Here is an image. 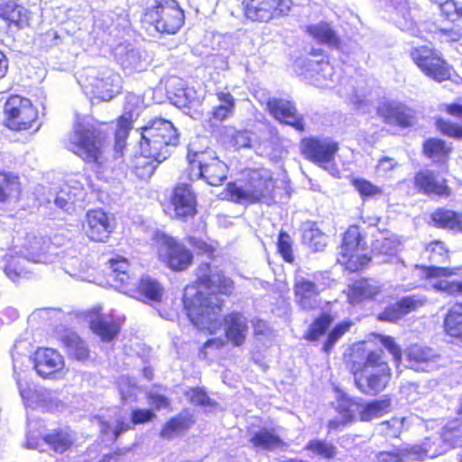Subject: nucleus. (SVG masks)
Returning <instances> with one entry per match:
<instances>
[{
	"label": "nucleus",
	"mask_w": 462,
	"mask_h": 462,
	"mask_svg": "<svg viewBox=\"0 0 462 462\" xmlns=\"http://www.w3.org/2000/svg\"><path fill=\"white\" fill-rule=\"evenodd\" d=\"M197 286H187L183 304L192 324L200 330L216 333L222 325L221 307L223 300L218 294L230 295L233 281L226 277L217 267L201 263L197 270Z\"/></svg>",
	"instance_id": "1"
},
{
	"label": "nucleus",
	"mask_w": 462,
	"mask_h": 462,
	"mask_svg": "<svg viewBox=\"0 0 462 462\" xmlns=\"http://www.w3.org/2000/svg\"><path fill=\"white\" fill-rule=\"evenodd\" d=\"M109 279L117 291L143 301L161 300L162 288L160 283L148 276L139 278L134 273H129L130 264L125 258H112L109 260Z\"/></svg>",
	"instance_id": "2"
},
{
	"label": "nucleus",
	"mask_w": 462,
	"mask_h": 462,
	"mask_svg": "<svg viewBox=\"0 0 462 462\" xmlns=\"http://www.w3.org/2000/svg\"><path fill=\"white\" fill-rule=\"evenodd\" d=\"M104 126V124H97L91 118L79 119L67 148L88 162L101 163L106 140Z\"/></svg>",
	"instance_id": "3"
},
{
	"label": "nucleus",
	"mask_w": 462,
	"mask_h": 462,
	"mask_svg": "<svg viewBox=\"0 0 462 462\" xmlns=\"http://www.w3.org/2000/svg\"><path fill=\"white\" fill-rule=\"evenodd\" d=\"M179 142L177 129L164 118H154L141 127L140 149L158 161L170 157Z\"/></svg>",
	"instance_id": "4"
},
{
	"label": "nucleus",
	"mask_w": 462,
	"mask_h": 462,
	"mask_svg": "<svg viewBox=\"0 0 462 462\" xmlns=\"http://www.w3.org/2000/svg\"><path fill=\"white\" fill-rule=\"evenodd\" d=\"M28 343L24 340H17L12 350L11 356L13 359L14 376L19 389L21 397L26 406L32 408H41L47 411H54L63 407V402L58 398L55 392L46 389L32 390L27 383H23L21 378L20 364L23 363V359H27Z\"/></svg>",
	"instance_id": "5"
},
{
	"label": "nucleus",
	"mask_w": 462,
	"mask_h": 462,
	"mask_svg": "<svg viewBox=\"0 0 462 462\" xmlns=\"http://www.w3.org/2000/svg\"><path fill=\"white\" fill-rule=\"evenodd\" d=\"M352 370L356 386L367 394L382 392L391 379L390 368L383 358L381 349L368 352L365 362L354 363Z\"/></svg>",
	"instance_id": "6"
},
{
	"label": "nucleus",
	"mask_w": 462,
	"mask_h": 462,
	"mask_svg": "<svg viewBox=\"0 0 462 462\" xmlns=\"http://www.w3.org/2000/svg\"><path fill=\"white\" fill-rule=\"evenodd\" d=\"M273 189L274 180L271 171L266 169L250 171L244 180L227 186L231 200L236 203L261 200L269 203L273 199Z\"/></svg>",
	"instance_id": "7"
},
{
	"label": "nucleus",
	"mask_w": 462,
	"mask_h": 462,
	"mask_svg": "<svg viewBox=\"0 0 462 462\" xmlns=\"http://www.w3.org/2000/svg\"><path fill=\"white\" fill-rule=\"evenodd\" d=\"M141 22L151 33L175 34L184 23V13L175 0H155L145 9Z\"/></svg>",
	"instance_id": "8"
},
{
	"label": "nucleus",
	"mask_w": 462,
	"mask_h": 462,
	"mask_svg": "<svg viewBox=\"0 0 462 462\" xmlns=\"http://www.w3.org/2000/svg\"><path fill=\"white\" fill-rule=\"evenodd\" d=\"M78 82L86 95L103 101L111 100L122 88L121 76L108 68H86Z\"/></svg>",
	"instance_id": "9"
},
{
	"label": "nucleus",
	"mask_w": 462,
	"mask_h": 462,
	"mask_svg": "<svg viewBox=\"0 0 462 462\" xmlns=\"http://www.w3.org/2000/svg\"><path fill=\"white\" fill-rule=\"evenodd\" d=\"M368 247L356 226L349 227L344 235L337 262L350 272H356L368 264Z\"/></svg>",
	"instance_id": "10"
},
{
	"label": "nucleus",
	"mask_w": 462,
	"mask_h": 462,
	"mask_svg": "<svg viewBox=\"0 0 462 462\" xmlns=\"http://www.w3.org/2000/svg\"><path fill=\"white\" fill-rule=\"evenodd\" d=\"M89 179L84 174L75 173L68 176L65 184L57 192H50L46 204L51 208L52 205L63 211H69L77 203L85 200Z\"/></svg>",
	"instance_id": "11"
},
{
	"label": "nucleus",
	"mask_w": 462,
	"mask_h": 462,
	"mask_svg": "<svg viewBox=\"0 0 462 462\" xmlns=\"http://www.w3.org/2000/svg\"><path fill=\"white\" fill-rule=\"evenodd\" d=\"M300 150L303 156L319 165L331 175L338 174L335 164V154L338 144L331 139L305 138L301 141Z\"/></svg>",
	"instance_id": "12"
},
{
	"label": "nucleus",
	"mask_w": 462,
	"mask_h": 462,
	"mask_svg": "<svg viewBox=\"0 0 462 462\" xmlns=\"http://www.w3.org/2000/svg\"><path fill=\"white\" fill-rule=\"evenodd\" d=\"M6 126L12 130L21 131L32 128L38 117L37 110L31 100L20 96H13L5 105Z\"/></svg>",
	"instance_id": "13"
},
{
	"label": "nucleus",
	"mask_w": 462,
	"mask_h": 462,
	"mask_svg": "<svg viewBox=\"0 0 462 462\" xmlns=\"http://www.w3.org/2000/svg\"><path fill=\"white\" fill-rule=\"evenodd\" d=\"M192 170L197 168V179L204 180L208 185L218 186L226 179L228 167L212 151L196 152L190 160Z\"/></svg>",
	"instance_id": "14"
},
{
	"label": "nucleus",
	"mask_w": 462,
	"mask_h": 462,
	"mask_svg": "<svg viewBox=\"0 0 462 462\" xmlns=\"http://www.w3.org/2000/svg\"><path fill=\"white\" fill-rule=\"evenodd\" d=\"M158 255L160 261L173 271L187 269L193 259V254L184 245L166 235L159 238Z\"/></svg>",
	"instance_id": "15"
},
{
	"label": "nucleus",
	"mask_w": 462,
	"mask_h": 462,
	"mask_svg": "<svg viewBox=\"0 0 462 462\" xmlns=\"http://www.w3.org/2000/svg\"><path fill=\"white\" fill-rule=\"evenodd\" d=\"M245 16L252 21L268 22L290 11V0H244Z\"/></svg>",
	"instance_id": "16"
},
{
	"label": "nucleus",
	"mask_w": 462,
	"mask_h": 462,
	"mask_svg": "<svg viewBox=\"0 0 462 462\" xmlns=\"http://www.w3.org/2000/svg\"><path fill=\"white\" fill-rule=\"evenodd\" d=\"M411 58L421 71L434 80L441 82L449 79V67L441 58L435 55L431 49L415 48L411 51Z\"/></svg>",
	"instance_id": "17"
},
{
	"label": "nucleus",
	"mask_w": 462,
	"mask_h": 462,
	"mask_svg": "<svg viewBox=\"0 0 462 462\" xmlns=\"http://www.w3.org/2000/svg\"><path fill=\"white\" fill-rule=\"evenodd\" d=\"M306 78L311 83L319 88H333L336 83H342L340 71L337 72L332 64L328 60H309L306 63Z\"/></svg>",
	"instance_id": "18"
},
{
	"label": "nucleus",
	"mask_w": 462,
	"mask_h": 462,
	"mask_svg": "<svg viewBox=\"0 0 462 462\" xmlns=\"http://www.w3.org/2000/svg\"><path fill=\"white\" fill-rule=\"evenodd\" d=\"M269 113L279 122L291 125L299 132L304 131L303 117L297 112L295 104L283 98H270L267 102Z\"/></svg>",
	"instance_id": "19"
},
{
	"label": "nucleus",
	"mask_w": 462,
	"mask_h": 462,
	"mask_svg": "<svg viewBox=\"0 0 462 462\" xmlns=\"http://www.w3.org/2000/svg\"><path fill=\"white\" fill-rule=\"evenodd\" d=\"M415 186L420 192L429 197L448 198L451 195L446 179L439 172L430 170L420 171L416 174Z\"/></svg>",
	"instance_id": "20"
},
{
	"label": "nucleus",
	"mask_w": 462,
	"mask_h": 462,
	"mask_svg": "<svg viewBox=\"0 0 462 462\" xmlns=\"http://www.w3.org/2000/svg\"><path fill=\"white\" fill-rule=\"evenodd\" d=\"M33 366L36 373L46 378L60 372L65 365L62 356L53 348H38L34 353Z\"/></svg>",
	"instance_id": "21"
},
{
	"label": "nucleus",
	"mask_w": 462,
	"mask_h": 462,
	"mask_svg": "<svg viewBox=\"0 0 462 462\" xmlns=\"http://www.w3.org/2000/svg\"><path fill=\"white\" fill-rule=\"evenodd\" d=\"M440 356L421 346H412L407 353L408 366L416 372H430L439 366Z\"/></svg>",
	"instance_id": "22"
},
{
	"label": "nucleus",
	"mask_w": 462,
	"mask_h": 462,
	"mask_svg": "<svg viewBox=\"0 0 462 462\" xmlns=\"http://www.w3.org/2000/svg\"><path fill=\"white\" fill-rule=\"evenodd\" d=\"M176 217L184 219L196 214V199L189 184H179L173 190L171 197Z\"/></svg>",
	"instance_id": "23"
},
{
	"label": "nucleus",
	"mask_w": 462,
	"mask_h": 462,
	"mask_svg": "<svg viewBox=\"0 0 462 462\" xmlns=\"http://www.w3.org/2000/svg\"><path fill=\"white\" fill-rule=\"evenodd\" d=\"M320 291L315 282L301 276L295 278V299L303 310H314L319 306Z\"/></svg>",
	"instance_id": "24"
},
{
	"label": "nucleus",
	"mask_w": 462,
	"mask_h": 462,
	"mask_svg": "<svg viewBox=\"0 0 462 462\" xmlns=\"http://www.w3.org/2000/svg\"><path fill=\"white\" fill-rule=\"evenodd\" d=\"M423 273L426 277L434 280L439 277H448L454 273L447 267H438L435 265L422 267ZM430 286L436 291L446 292L447 294L456 297L462 296V281L461 282H448L447 280L430 281Z\"/></svg>",
	"instance_id": "25"
},
{
	"label": "nucleus",
	"mask_w": 462,
	"mask_h": 462,
	"mask_svg": "<svg viewBox=\"0 0 462 462\" xmlns=\"http://www.w3.org/2000/svg\"><path fill=\"white\" fill-rule=\"evenodd\" d=\"M86 221V234L91 240L103 242L112 232L113 226L108 215L100 209L88 211Z\"/></svg>",
	"instance_id": "26"
},
{
	"label": "nucleus",
	"mask_w": 462,
	"mask_h": 462,
	"mask_svg": "<svg viewBox=\"0 0 462 462\" xmlns=\"http://www.w3.org/2000/svg\"><path fill=\"white\" fill-rule=\"evenodd\" d=\"M248 320L239 312H232L224 319L225 334L235 346H242L248 333Z\"/></svg>",
	"instance_id": "27"
},
{
	"label": "nucleus",
	"mask_w": 462,
	"mask_h": 462,
	"mask_svg": "<svg viewBox=\"0 0 462 462\" xmlns=\"http://www.w3.org/2000/svg\"><path fill=\"white\" fill-rule=\"evenodd\" d=\"M426 299L418 295H411L402 298L395 304L385 309L380 315L379 319L395 322L402 316L415 310L422 306Z\"/></svg>",
	"instance_id": "28"
},
{
	"label": "nucleus",
	"mask_w": 462,
	"mask_h": 462,
	"mask_svg": "<svg viewBox=\"0 0 462 462\" xmlns=\"http://www.w3.org/2000/svg\"><path fill=\"white\" fill-rule=\"evenodd\" d=\"M377 113L385 122L402 127L411 125L412 122V111L400 103L384 102L378 107Z\"/></svg>",
	"instance_id": "29"
},
{
	"label": "nucleus",
	"mask_w": 462,
	"mask_h": 462,
	"mask_svg": "<svg viewBox=\"0 0 462 462\" xmlns=\"http://www.w3.org/2000/svg\"><path fill=\"white\" fill-rule=\"evenodd\" d=\"M116 57L121 67L129 71H142L148 66V60L142 51L129 45L117 47Z\"/></svg>",
	"instance_id": "30"
},
{
	"label": "nucleus",
	"mask_w": 462,
	"mask_h": 462,
	"mask_svg": "<svg viewBox=\"0 0 462 462\" xmlns=\"http://www.w3.org/2000/svg\"><path fill=\"white\" fill-rule=\"evenodd\" d=\"M447 452V448L440 441L439 435L426 438L421 445L410 448L408 457L411 460L434 458Z\"/></svg>",
	"instance_id": "31"
},
{
	"label": "nucleus",
	"mask_w": 462,
	"mask_h": 462,
	"mask_svg": "<svg viewBox=\"0 0 462 462\" xmlns=\"http://www.w3.org/2000/svg\"><path fill=\"white\" fill-rule=\"evenodd\" d=\"M55 249L49 240L43 238H35L26 249L23 256L27 262L48 263L55 261L56 254L51 252Z\"/></svg>",
	"instance_id": "32"
},
{
	"label": "nucleus",
	"mask_w": 462,
	"mask_h": 462,
	"mask_svg": "<svg viewBox=\"0 0 462 462\" xmlns=\"http://www.w3.org/2000/svg\"><path fill=\"white\" fill-rule=\"evenodd\" d=\"M380 291L378 282L363 279L354 282L348 289V300L352 304L372 299Z\"/></svg>",
	"instance_id": "33"
},
{
	"label": "nucleus",
	"mask_w": 462,
	"mask_h": 462,
	"mask_svg": "<svg viewBox=\"0 0 462 462\" xmlns=\"http://www.w3.org/2000/svg\"><path fill=\"white\" fill-rule=\"evenodd\" d=\"M43 440L54 452L62 454L73 445L75 434L69 428L58 429L45 434Z\"/></svg>",
	"instance_id": "34"
},
{
	"label": "nucleus",
	"mask_w": 462,
	"mask_h": 462,
	"mask_svg": "<svg viewBox=\"0 0 462 462\" xmlns=\"http://www.w3.org/2000/svg\"><path fill=\"white\" fill-rule=\"evenodd\" d=\"M434 226L439 228L462 232V214L439 208L431 214Z\"/></svg>",
	"instance_id": "35"
},
{
	"label": "nucleus",
	"mask_w": 462,
	"mask_h": 462,
	"mask_svg": "<svg viewBox=\"0 0 462 462\" xmlns=\"http://www.w3.org/2000/svg\"><path fill=\"white\" fill-rule=\"evenodd\" d=\"M0 16L10 24L23 28L28 25L31 13L24 6L10 2L0 9Z\"/></svg>",
	"instance_id": "36"
},
{
	"label": "nucleus",
	"mask_w": 462,
	"mask_h": 462,
	"mask_svg": "<svg viewBox=\"0 0 462 462\" xmlns=\"http://www.w3.org/2000/svg\"><path fill=\"white\" fill-rule=\"evenodd\" d=\"M61 342L68 355L79 361L88 357L89 350L85 342L74 332H67L61 337Z\"/></svg>",
	"instance_id": "37"
},
{
	"label": "nucleus",
	"mask_w": 462,
	"mask_h": 462,
	"mask_svg": "<svg viewBox=\"0 0 462 462\" xmlns=\"http://www.w3.org/2000/svg\"><path fill=\"white\" fill-rule=\"evenodd\" d=\"M308 32L318 42L326 44L331 48L339 49V39L331 28L330 24L327 23H319L310 25L308 27Z\"/></svg>",
	"instance_id": "38"
},
{
	"label": "nucleus",
	"mask_w": 462,
	"mask_h": 462,
	"mask_svg": "<svg viewBox=\"0 0 462 462\" xmlns=\"http://www.w3.org/2000/svg\"><path fill=\"white\" fill-rule=\"evenodd\" d=\"M166 91L169 99L178 106H184L189 101V90L186 88L185 82L178 77L167 80Z\"/></svg>",
	"instance_id": "39"
},
{
	"label": "nucleus",
	"mask_w": 462,
	"mask_h": 462,
	"mask_svg": "<svg viewBox=\"0 0 462 462\" xmlns=\"http://www.w3.org/2000/svg\"><path fill=\"white\" fill-rule=\"evenodd\" d=\"M91 328L103 341H111L120 330V322L111 317H99L91 322Z\"/></svg>",
	"instance_id": "40"
},
{
	"label": "nucleus",
	"mask_w": 462,
	"mask_h": 462,
	"mask_svg": "<svg viewBox=\"0 0 462 462\" xmlns=\"http://www.w3.org/2000/svg\"><path fill=\"white\" fill-rule=\"evenodd\" d=\"M302 241L314 252H319L327 246L328 237L317 227L315 223L308 222L303 226Z\"/></svg>",
	"instance_id": "41"
},
{
	"label": "nucleus",
	"mask_w": 462,
	"mask_h": 462,
	"mask_svg": "<svg viewBox=\"0 0 462 462\" xmlns=\"http://www.w3.org/2000/svg\"><path fill=\"white\" fill-rule=\"evenodd\" d=\"M162 162L163 161H158L154 156L149 155L144 151L141 150V153L135 156L133 161V169L138 178L148 179Z\"/></svg>",
	"instance_id": "42"
},
{
	"label": "nucleus",
	"mask_w": 462,
	"mask_h": 462,
	"mask_svg": "<svg viewBox=\"0 0 462 462\" xmlns=\"http://www.w3.org/2000/svg\"><path fill=\"white\" fill-rule=\"evenodd\" d=\"M217 97L219 105L213 107L211 115L212 119L221 122L231 116L235 111V98L226 91L217 92Z\"/></svg>",
	"instance_id": "43"
},
{
	"label": "nucleus",
	"mask_w": 462,
	"mask_h": 462,
	"mask_svg": "<svg viewBox=\"0 0 462 462\" xmlns=\"http://www.w3.org/2000/svg\"><path fill=\"white\" fill-rule=\"evenodd\" d=\"M21 188L18 176L12 172L0 171V202L17 198Z\"/></svg>",
	"instance_id": "44"
},
{
	"label": "nucleus",
	"mask_w": 462,
	"mask_h": 462,
	"mask_svg": "<svg viewBox=\"0 0 462 462\" xmlns=\"http://www.w3.org/2000/svg\"><path fill=\"white\" fill-rule=\"evenodd\" d=\"M250 442L255 448L262 450H274L283 445L279 436L267 430H261L254 433L250 438Z\"/></svg>",
	"instance_id": "45"
},
{
	"label": "nucleus",
	"mask_w": 462,
	"mask_h": 462,
	"mask_svg": "<svg viewBox=\"0 0 462 462\" xmlns=\"http://www.w3.org/2000/svg\"><path fill=\"white\" fill-rule=\"evenodd\" d=\"M193 423L192 416L189 412H181L164 425L161 435L162 438L171 439L175 433L189 429Z\"/></svg>",
	"instance_id": "46"
},
{
	"label": "nucleus",
	"mask_w": 462,
	"mask_h": 462,
	"mask_svg": "<svg viewBox=\"0 0 462 462\" xmlns=\"http://www.w3.org/2000/svg\"><path fill=\"white\" fill-rule=\"evenodd\" d=\"M304 449L327 460L335 458L337 454V448L334 444L319 439L309 440Z\"/></svg>",
	"instance_id": "47"
},
{
	"label": "nucleus",
	"mask_w": 462,
	"mask_h": 462,
	"mask_svg": "<svg viewBox=\"0 0 462 462\" xmlns=\"http://www.w3.org/2000/svg\"><path fill=\"white\" fill-rule=\"evenodd\" d=\"M390 402L388 400H375L360 406L359 416L363 421H370L379 418L388 411Z\"/></svg>",
	"instance_id": "48"
},
{
	"label": "nucleus",
	"mask_w": 462,
	"mask_h": 462,
	"mask_svg": "<svg viewBox=\"0 0 462 462\" xmlns=\"http://www.w3.org/2000/svg\"><path fill=\"white\" fill-rule=\"evenodd\" d=\"M144 106V101L142 96L134 93H128L125 96L124 114L121 116L123 123L126 121H134L138 118Z\"/></svg>",
	"instance_id": "49"
},
{
	"label": "nucleus",
	"mask_w": 462,
	"mask_h": 462,
	"mask_svg": "<svg viewBox=\"0 0 462 462\" xmlns=\"http://www.w3.org/2000/svg\"><path fill=\"white\" fill-rule=\"evenodd\" d=\"M445 329L451 337H462V300L449 310L445 319Z\"/></svg>",
	"instance_id": "50"
},
{
	"label": "nucleus",
	"mask_w": 462,
	"mask_h": 462,
	"mask_svg": "<svg viewBox=\"0 0 462 462\" xmlns=\"http://www.w3.org/2000/svg\"><path fill=\"white\" fill-rule=\"evenodd\" d=\"M5 273L13 282H16L19 278L23 277L26 274L25 263L26 259L20 255H9L6 254Z\"/></svg>",
	"instance_id": "51"
},
{
	"label": "nucleus",
	"mask_w": 462,
	"mask_h": 462,
	"mask_svg": "<svg viewBox=\"0 0 462 462\" xmlns=\"http://www.w3.org/2000/svg\"><path fill=\"white\" fill-rule=\"evenodd\" d=\"M440 441L447 451L449 448H455L462 437V424L457 420L448 422L442 430L441 435H439Z\"/></svg>",
	"instance_id": "52"
},
{
	"label": "nucleus",
	"mask_w": 462,
	"mask_h": 462,
	"mask_svg": "<svg viewBox=\"0 0 462 462\" xmlns=\"http://www.w3.org/2000/svg\"><path fill=\"white\" fill-rule=\"evenodd\" d=\"M131 429V424L123 418H118L115 421H100L101 433L110 436L109 440H116L123 432Z\"/></svg>",
	"instance_id": "53"
},
{
	"label": "nucleus",
	"mask_w": 462,
	"mask_h": 462,
	"mask_svg": "<svg viewBox=\"0 0 462 462\" xmlns=\"http://www.w3.org/2000/svg\"><path fill=\"white\" fill-rule=\"evenodd\" d=\"M121 399L125 403H131L137 401L141 389L136 385L134 380L128 376H122L118 383Z\"/></svg>",
	"instance_id": "54"
},
{
	"label": "nucleus",
	"mask_w": 462,
	"mask_h": 462,
	"mask_svg": "<svg viewBox=\"0 0 462 462\" xmlns=\"http://www.w3.org/2000/svg\"><path fill=\"white\" fill-rule=\"evenodd\" d=\"M225 135L229 138V143L236 148L248 147L251 143L250 134L246 130H237L233 126H226L224 129Z\"/></svg>",
	"instance_id": "55"
},
{
	"label": "nucleus",
	"mask_w": 462,
	"mask_h": 462,
	"mask_svg": "<svg viewBox=\"0 0 462 462\" xmlns=\"http://www.w3.org/2000/svg\"><path fill=\"white\" fill-rule=\"evenodd\" d=\"M423 151L426 156L433 160H439L448 155L450 149L440 139H429L424 143Z\"/></svg>",
	"instance_id": "56"
},
{
	"label": "nucleus",
	"mask_w": 462,
	"mask_h": 462,
	"mask_svg": "<svg viewBox=\"0 0 462 462\" xmlns=\"http://www.w3.org/2000/svg\"><path fill=\"white\" fill-rule=\"evenodd\" d=\"M435 33L441 42H457L462 38V26L457 22L452 23V25L438 27Z\"/></svg>",
	"instance_id": "57"
},
{
	"label": "nucleus",
	"mask_w": 462,
	"mask_h": 462,
	"mask_svg": "<svg viewBox=\"0 0 462 462\" xmlns=\"http://www.w3.org/2000/svg\"><path fill=\"white\" fill-rule=\"evenodd\" d=\"M352 326L351 321H342L338 323L328 335V337L322 346L324 352L328 353L341 337L349 330Z\"/></svg>",
	"instance_id": "58"
},
{
	"label": "nucleus",
	"mask_w": 462,
	"mask_h": 462,
	"mask_svg": "<svg viewBox=\"0 0 462 462\" xmlns=\"http://www.w3.org/2000/svg\"><path fill=\"white\" fill-rule=\"evenodd\" d=\"M426 252L429 253V260L434 263H442L448 259V250L444 243L434 241L426 246Z\"/></svg>",
	"instance_id": "59"
},
{
	"label": "nucleus",
	"mask_w": 462,
	"mask_h": 462,
	"mask_svg": "<svg viewBox=\"0 0 462 462\" xmlns=\"http://www.w3.org/2000/svg\"><path fill=\"white\" fill-rule=\"evenodd\" d=\"M332 323V318L329 315H322L318 318L309 328L308 339L314 341L326 333Z\"/></svg>",
	"instance_id": "60"
},
{
	"label": "nucleus",
	"mask_w": 462,
	"mask_h": 462,
	"mask_svg": "<svg viewBox=\"0 0 462 462\" xmlns=\"http://www.w3.org/2000/svg\"><path fill=\"white\" fill-rule=\"evenodd\" d=\"M441 14L451 23L458 22L462 19V5L454 0H445L439 5Z\"/></svg>",
	"instance_id": "61"
},
{
	"label": "nucleus",
	"mask_w": 462,
	"mask_h": 462,
	"mask_svg": "<svg viewBox=\"0 0 462 462\" xmlns=\"http://www.w3.org/2000/svg\"><path fill=\"white\" fill-rule=\"evenodd\" d=\"M410 448H393L391 450L380 451L375 457L378 462H403L411 460L408 457Z\"/></svg>",
	"instance_id": "62"
},
{
	"label": "nucleus",
	"mask_w": 462,
	"mask_h": 462,
	"mask_svg": "<svg viewBox=\"0 0 462 462\" xmlns=\"http://www.w3.org/2000/svg\"><path fill=\"white\" fill-rule=\"evenodd\" d=\"M404 420V418H393L390 420L383 421L379 425L378 430L386 437H398L403 427Z\"/></svg>",
	"instance_id": "63"
},
{
	"label": "nucleus",
	"mask_w": 462,
	"mask_h": 462,
	"mask_svg": "<svg viewBox=\"0 0 462 462\" xmlns=\"http://www.w3.org/2000/svg\"><path fill=\"white\" fill-rule=\"evenodd\" d=\"M354 187L364 199L373 198L382 193V189L364 179H357L353 181Z\"/></svg>",
	"instance_id": "64"
}]
</instances>
